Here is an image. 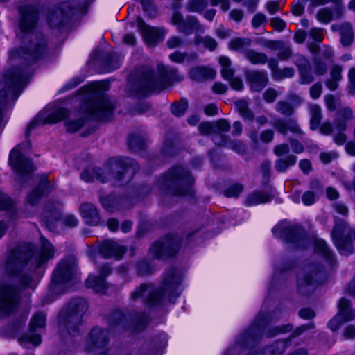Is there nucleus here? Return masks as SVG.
Listing matches in <instances>:
<instances>
[{"label":"nucleus","instance_id":"f257e3e1","mask_svg":"<svg viewBox=\"0 0 355 355\" xmlns=\"http://www.w3.org/2000/svg\"><path fill=\"white\" fill-rule=\"evenodd\" d=\"M55 248L44 236H40V249L34 253L31 244H22L12 250L3 263V270L23 286L33 288L35 282L30 271L25 268L28 262L35 268L42 266L55 254Z\"/></svg>","mask_w":355,"mask_h":355},{"label":"nucleus","instance_id":"f03ea898","mask_svg":"<svg viewBox=\"0 0 355 355\" xmlns=\"http://www.w3.org/2000/svg\"><path fill=\"white\" fill-rule=\"evenodd\" d=\"M19 28L21 32V45L19 49L12 50L10 55L12 59L24 60L31 64L43 57L46 52V40L43 34L33 31L37 21V10L33 6H24L19 8Z\"/></svg>","mask_w":355,"mask_h":355},{"label":"nucleus","instance_id":"7ed1b4c3","mask_svg":"<svg viewBox=\"0 0 355 355\" xmlns=\"http://www.w3.org/2000/svg\"><path fill=\"white\" fill-rule=\"evenodd\" d=\"M279 311L276 310L270 315L259 313L252 324L240 336L237 345L230 348L225 355L245 354L247 349H252L261 340L263 336L272 338L291 331L293 325L291 324L270 327L263 329L267 324L279 318L277 314Z\"/></svg>","mask_w":355,"mask_h":355},{"label":"nucleus","instance_id":"20e7f679","mask_svg":"<svg viewBox=\"0 0 355 355\" xmlns=\"http://www.w3.org/2000/svg\"><path fill=\"white\" fill-rule=\"evenodd\" d=\"M181 280L178 270L171 268L164 273L159 288H155L151 284H141L131 293L130 299L136 301L141 298L149 306L160 304L165 299L174 302L182 291Z\"/></svg>","mask_w":355,"mask_h":355},{"label":"nucleus","instance_id":"39448f33","mask_svg":"<svg viewBox=\"0 0 355 355\" xmlns=\"http://www.w3.org/2000/svg\"><path fill=\"white\" fill-rule=\"evenodd\" d=\"M183 76L176 69L162 64L157 69L144 67L138 69L132 80V89L138 94H148L159 92L171 85L173 81H181Z\"/></svg>","mask_w":355,"mask_h":355},{"label":"nucleus","instance_id":"423d86ee","mask_svg":"<svg viewBox=\"0 0 355 355\" xmlns=\"http://www.w3.org/2000/svg\"><path fill=\"white\" fill-rule=\"evenodd\" d=\"M138 164L130 157H118L112 160L103 170L98 168L83 170L80 174L83 180L87 182L94 180L105 183L113 180L116 186L128 183L139 170Z\"/></svg>","mask_w":355,"mask_h":355},{"label":"nucleus","instance_id":"0eeeda50","mask_svg":"<svg viewBox=\"0 0 355 355\" xmlns=\"http://www.w3.org/2000/svg\"><path fill=\"white\" fill-rule=\"evenodd\" d=\"M194 179L190 173L181 166L172 168L159 180L161 189L167 193L178 196H190L193 193Z\"/></svg>","mask_w":355,"mask_h":355},{"label":"nucleus","instance_id":"6e6552de","mask_svg":"<svg viewBox=\"0 0 355 355\" xmlns=\"http://www.w3.org/2000/svg\"><path fill=\"white\" fill-rule=\"evenodd\" d=\"M88 310L87 301L80 297L73 298L69 302L62 310L61 324L71 336H77L80 332L83 324V316Z\"/></svg>","mask_w":355,"mask_h":355},{"label":"nucleus","instance_id":"1a4fd4ad","mask_svg":"<svg viewBox=\"0 0 355 355\" xmlns=\"http://www.w3.org/2000/svg\"><path fill=\"white\" fill-rule=\"evenodd\" d=\"M94 0H85L79 3L65 1L51 10L48 16V23L52 28H60L67 24L76 14L83 15Z\"/></svg>","mask_w":355,"mask_h":355},{"label":"nucleus","instance_id":"9d476101","mask_svg":"<svg viewBox=\"0 0 355 355\" xmlns=\"http://www.w3.org/2000/svg\"><path fill=\"white\" fill-rule=\"evenodd\" d=\"M76 272L77 263L73 258L67 257L61 260L53 272L49 289L53 293L62 292L64 286L75 278Z\"/></svg>","mask_w":355,"mask_h":355},{"label":"nucleus","instance_id":"9b49d317","mask_svg":"<svg viewBox=\"0 0 355 355\" xmlns=\"http://www.w3.org/2000/svg\"><path fill=\"white\" fill-rule=\"evenodd\" d=\"M322 268L315 263L306 264L297 277V290L302 295H309L314 292L320 284L322 276Z\"/></svg>","mask_w":355,"mask_h":355},{"label":"nucleus","instance_id":"f8f14e48","mask_svg":"<svg viewBox=\"0 0 355 355\" xmlns=\"http://www.w3.org/2000/svg\"><path fill=\"white\" fill-rule=\"evenodd\" d=\"M331 236L341 254L349 255L353 252L352 239H355V229H351L346 221L335 217Z\"/></svg>","mask_w":355,"mask_h":355},{"label":"nucleus","instance_id":"ddd939ff","mask_svg":"<svg viewBox=\"0 0 355 355\" xmlns=\"http://www.w3.org/2000/svg\"><path fill=\"white\" fill-rule=\"evenodd\" d=\"M272 232L275 237L291 243L296 248H305L309 242L304 230L300 226L288 221H282L277 224Z\"/></svg>","mask_w":355,"mask_h":355},{"label":"nucleus","instance_id":"4468645a","mask_svg":"<svg viewBox=\"0 0 355 355\" xmlns=\"http://www.w3.org/2000/svg\"><path fill=\"white\" fill-rule=\"evenodd\" d=\"M180 247V239L176 234H168L153 243L149 253L155 259H166L177 254Z\"/></svg>","mask_w":355,"mask_h":355},{"label":"nucleus","instance_id":"2eb2a0df","mask_svg":"<svg viewBox=\"0 0 355 355\" xmlns=\"http://www.w3.org/2000/svg\"><path fill=\"white\" fill-rule=\"evenodd\" d=\"M114 107L110 98L105 94L99 92L96 99L88 105L86 112L90 119L107 121L112 116Z\"/></svg>","mask_w":355,"mask_h":355},{"label":"nucleus","instance_id":"dca6fc26","mask_svg":"<svg viewBox=\"0 0 355 355\" xmlns=\"http://www.w3.org/2000/svg\"><path fill=\"white\" fill-rule=\"evenodd\" d=\"M30 147L31 143L27 141L24 144L17 145L10 153L9 164L21 176L30 175L34 169L31 160L24 157L21 152L22 150L28 149Z\"/></svg>","mask_w":355,"mask_h":355},{"label":"nucleus","instance_id":"f3484780","mask_svg":"<svg viewBox=\"0 0 355 355\" xmlns=\"http://www.w3.org/2000/svg\"><path fill=\"white\" fill-rule=\"evenodd\" d=\"M46 318V314L42 311L37 312L33 315L30 321L28 332L24 334L19 339L21 345H32L37 347L41 343V336L36 331L45 328Z\"/></svg>","mask_w":355,"mask_h":355},{"label":"nucleus","instance_id":"a211bd4d","mask_svg":"<svg viewBox=\"0 0 355 355\" xmlns=\"http://www.w3.org/2000/svg\"><path fill=\"white\" fill-rule=\"evenodd\" d=\"M19 302L17 288L9 284L0 286V315H8L17 308Z\"/></svg>","mask_w":355,"mask_h":355},{"label":"nucleus","instance_id":"6ab92c4d","mask_svg":"<svg viewBox=\"0 0 355 355\" xmlns=\"http://www.w3.org/2000/svg\"><path fill=\"white\" fill-rule=\"evenodd\" d=\"M338 313L329 322L328 326L336 331L344 322L355 319V309L351 307L350 300L342 297L338 302Z\"/></svg>","mask_w":355,"mask_h":355},{"label":"nucleus","instance_id":"aec40b11","mask_svg":"<svg viewBox=\"0 0 355 355\" xmlns=\"http://www.w3.org/2000/svg\"><path fill=\"white\" fill-rule=\"evenodd\" d=\"M137 24L144 42L148 46H156L166 34L164 28L150 26L141 17H137Z\"/></svg>","mask_w":355,"mask_h":355},{"label":"nucleus","instance_id":"412c9836","mask_svg":"<svg viewBox=\"0 0 355 355\" xmlns=\"http://www.w3.org/2000/svg\"><path fill=\"white\" fill-rule=\"evenodd\" d=\"M290 148L286 144L277 145L274 148V153L279 158L275 161V168L279 172H285L290 166H294L297 162V157L294 155H288Z\"/></svg>","mask_w":355,"mask_h":355},{"label":"nucleus","instance_id":"4be33fe9","mask_svg":"<svg viewBox=\"0 0 355 355\" xmlns=\"http://www.w3.org/2000/svg\"><path fill=\"white\" fill-rule=\"evenodd\" d=\"M44 219L51 230L55 229V223L58 220H60L62 225L69 227H74L78 223V219L73 215L69 214L61 217L59 209L55 208H49L44 214Z\"/></svg>","mask_w":355,"mask_h":355},{"label":"nucleus","instance_id":"5701e85b","mask_svg":"<svg viewBox=\"0 0 355 355\" xmlns=\"http://www.w3.org/2000/svg\"><path fill=\"white\" fill-rule=\"evenodd\" d=\"M127 249L113 240L104 241L99 247L100 254L105 259H121Z\"/></svg>","mask_w":355,"mask_h":355},{"label":"nucleus","instance_id":"b1692460","mask_svg":"<svg viewBox=\"0 0 355 355\" xmlns=\"http://www.w3.org/2000/svg\"><path fill=\"white\" fill-rule=\"evenodd\" d=\"M53 189V187L50 185L47 180V175L42 174L40 176L38 185L27 196L26 202L32 206L37 205L41 197L46 193H49Z\"/></svg>","mask_w":355,"mask_h":355},{"label":"nucleus","instance_id":"393cba45","mask_svg":"<svg viewBox=\"0 0 355 355\" xmlns=\"http://www.w3.org/2000/svg\"><path fill=\"white\" fill-rule=\"evenodd\" d=\"M245 77L251 89L254 92L261 91L268 82L267 73L264 71L248 70L245 72Z\"/></svg>","mask_w":355,"mask_h":355},{"label":"nucleus","instance_id":"a878e982","mask_svg":"<svg viewBox=\"0 0 355 355\" xmlns=\"http://www.w3.org/2000/svg\"><path fill=\"white\" fill-rule=\"evenodd\" d=\"M344 15V8L341 6L334 8L324 7L318 10L316 13L317 20L323 24H328L334 19H340Z\"/></svg>","mask_w":355,"mask_h":355},{"label":"nucleus","instance_id":"bb28decb","mask_svg":"<svg viewBox=\"0 0 355 355\" xmlns=\"http://www.w3.org/2000/svg\"><path fill=\"white\" fill-rule=\"evenodd\" d=\"M68 115V112L66 109L59 108L55 110V111L50 113L46 116H42V115L39 116V119H35L33 120L27 127V134L35 126L40 123V121H42V123H56L64 118Z\"/></svg>","mask_w":355,"mask_h":355},{"label":"nucleus","instance_id":"cd10ccee","mask_svg":"<svg viewBox=\"0 0 355 355\" xmlns=\"http://www.w3.org/2000/svg\"><path fill=\"white\" fill-rule=\"evenodd\" d=\"M80 212L87 224L97 225L100 223L101 217L98 211L93 204L82 203L80 206Z\"/></svg>","mask_w":355,"mask_h":355},{"label":"nucleus","instance_id":"c85d7f7f","mask_svg":"<svg viewBox=\"0 0 355 355\" xmlns=\"http://www.w3.org/2000/svg\"><path fill=\"white\" fill-rule=\"evenodd\" d=\"M273 127L283 135H286L288 131L298 135L304 134L297 121L292 119L287 120L278 119L274 121Z\"/></svg>","mask_w":355,"mask_h":355},{"label":"nucleus","instance_id":"c756f323","mask_svg":"<svg viewBox=\"0 0 355 355\" xmlns=\"http://www.w3.org/2000/svg\"><path fill=\"white\" fill-rule=\"evenodd\" d=\"M178 31L185 35H189L193 31L203 33L205 32V28L200 24L196 17L188 16L178 26Z\"/></svg>","mask_w":355,"mask_h":355},{"label":"nucleus","instance_id":"7c9ffc66","mask_svg":"<svg viewBox=\"0 0 355 355\" xmlns=\"http://www.w3.org/2000/svg\"><path fill=\"white\" fill-rule=\"evenodd\" d=\"M290 343V339L277 340L272 345L254 354L250 351L248 355H282ZM240 355H244L239 354Z\"/></svg>","mask_w":355,"mask_h":355},{"label":"nucleus","instance_id":"2f4dec72","mask_svg":"<svg viewBox=\"0 0 355 355\" xmlns=\"http://www.w3.org/2000/svg\"><path fill=\"white\" fill-rule=\"evenodd\" d=\"M216 71L205 66H197L191 68L189 72V77L196 82H202L208 79H213Z\"/></svg>","mask_w":355,"mask_h":355},{"label":"nucleus","instance_id":"473e14b6","mask_svg":"<svg viewBox=\"0 0 355 355\" xmlns=\"http://www.w3.org/2000/svg\"><path fill=\"white\" fill-rule=\"evenodd\" d=\"M85 286L96 293H104L107 289L108 284L103 277L90 275L85 280Z\"/></svg>","mask_w":355,"mask_h":355},{"label":"nucleus","instance_id":"72a5a7b5","mask_svg":"<svg viewBox=\"0 0 355 355\" xmlns=\"http://www.w3.org/2000/svg\"><path fill=\"white\" fill-rule=\"evenodd\" d=\"M315 251L321 254L330 266L336 262L334 255L323 239H317L315 241Z\"/></svg>","mask_w":355,"mask_h":355},{"label":"nucleus","instance_id":"f704fd0d","mask_svg":"<svg viewBox=\"0 0 355 355\" xmlns=\"http://www.w3.org/2000/svg\"><path fill=\"white\" fill-rule=\"evenodd\" d=\"M340 116L343 119H337L334 121L335 128L338 131H345L347 129L346 121H352L354 119L353 112L351 108L345 107L338 111Z\"/></svg>","mask_w":355,"mask_h":355},{"label":"nucleus","instance_id":"c9c22d12","mask_svg":"<svg viewBox=\"0 0 355 355\" xmlns=\"http://www.w3.org/2000/svg\"><path fill=\"white\" fill-rule=\"evenodd\" d=\"M252 44V40L249 37H234L230 40L228 43L230 49L239 51L245 55V52L248 51V48Z\"/></svg>","mask_w":355,"mask_h":355},{"label":"nucleus","instance_id":"e433bc0d","mask_svg":"<svg viewBox=\"0 0 355 355\" xmlns=\"http://www.w3.org/2000/svg\"><path fill=\"white\" fill-rule=\"evenodd\" d=\"M272 196L268 193L255 191L248 195L245 199V204L248 206H254L261 203H266L270 201Z\"/></svg>","mask_w":355,"mask_h":355},{"label":"nucleus","instance_id":"4c0bfd02","mask_svg":"<svg viewBox=\"0 0 355 355\" xmlns=\"http://www.w3.org/2000/svg\"><path fill=\"white\" fill-rule=\"evenodd\" d=\"M102 206L109 211L119 210L121 204V199L114 195H110L100 198Z\"/></svg>","mask_w":355,"mask_h":355},{"label":"nucleus","instance_id":"58836bf2","mask_svg":"<svg viewBox=\"0 0 355 355\" xmlns=\"http://www.w3.org/2000/svg\"><path fill=\"white\" fill-rule=\"evenodd\" d=\"M354 32L353 26L348 22L340 33V42L343 47H349L354 42Z\"/></svg>","mask_w":355,"mask_h":355},{"label":"nucleus","instance_id":"ea45409f","mask_svg":"<svg viewBox=\"0 0 355 355\" xmlns=\"http://www.w3.org/2000/svg\"><path fill=\"white\" fill-rule=\"evenodd\" d=\"M309 112L311 114L310 128L315 130L321 123L322 117V109L318 105L313 104L309 106Z\"/></svg>","mask_w":355,"mask_h":355},{"label":"nucleus","instance_id":"a19ab883","mask_svg":"<svg viewBox=\"0 0 355 355\" xmlns=\"http://www.w3.org/2000/svg\"><path fill=\"white\" fill-rule=\"evenodd\" d=\"M245 58L252 64H264L268 61V56L263 52L249 49L245 52Z\"/></svg>","mask_w":355,"mask_h":355},{"label":"nucleus","instance_id":"79ce46f5","mask_svg":"<svg viewBox=\"0 0 355 355\" xmlns=\"http://www.w3.org/2000/svg\"><path fill=\"white\" fill-rule=\"evenodd\" d=\"M128 146L132 151H139L145 148L146 146V139L144 136L139 135H132L128 139Z\"/></svg>","mask_w":355,"mask_h":355},{"label":"nucleus","instance_id":"37998d69","mask_svg":"<svg viewBox=\"0 0 355 355\" xmlns=\"http://www.w3.org/2000/svg\"><path fill=\"white\" fill-rule=\"evenodd\" d=\"M193 43L196 46L202 44L205 48L208 49L209 51H214L218 46L216 40L209 35L203 37L196 35Z\"/></svg>","mask_w":355,"mask_h":355},{"label":"nucleus","instance_id":"c03bdc74","mask_svg":"<svg viewBox=\"0 0 355 355\" xmlns=\"http://www.w3.org/2000/svg\"><path fill=\"white\" fill-rule=\"evenodd\" d=\"M220 64L222 67L221 74L224 79L231 80L233 78L234 71L230 67L231 61L229 58L222 56L219 59Z\"/></svg>","mask_w":355,"mask_h":355},{"label":"nucleus","instance_id":"a18cd8bd","mask_svg":"<svg viewBox=\"0 0 355 355\" xmlns=\"http://www.w3.org/2000/svg\"><path fill=\"white\" fill-rule=\"evenodd\" d=\"M209 0H188L186 9L190 12H202L208 6Z\"/></svg>","mask_w":355,"mask_h":355},{"label":"nucleus","instance_id":"49530a36","mask_svg":"<svg viewBox=\"0 0 355 355\" xmlns=\"http://www.w3.org/2000/svg\"><path fill=\"white\" fill-rule=\"evenodd\" d=\"M298 82L300 85H309L315 80L314 73L312 71L310 65L298 70Z\"/></svg>","mask_w":355,"mask_h":355},{"label":"nucleus","instance_id":"de8ad7c7","mask_svg":"<svg viewBox=\"0 0 355 355\" xmlns=\"http://www.w3.org/2000/svg\"><path fill=\"white\" fill-rule=\"evenodd\" d=\"M188 106L189 105L187 101L184 98H182L179 101L173 103L171 105L170 110L174 116L180 117L185 114L187 110L188 109Z\"/></svg>","mask_w":355,"mask_h":355},{"label":"nucleus","instance_id":"09e8293b","mask_svg":"<svg viewBox=\"0 0 355 355\" xmlns=\"http://www.w3.org/2000/svg\"><path fill=\"white\" fill-rule=\"evenodd\" d=\"M110 324L112 327L125 328L128 324V318L121 311H116L110 316Z\"/></svg>","mask_w":355,"mask_h":355},{"label":"nucleus","instance_id":"8fccbe9b","mask_svg":"<svg viewBox=\"0 0 355 355\" xmlns=\"http://www.w3.org/2000/svg\"><path fill=\"white\" fill-rule=\"evenodd\" d=\"M275 110L283 116H291L294 113L295 107L287 101H279L276 103Z\"/></svg>","mask_w":355,"mask_h":355},{"label":"nucleus","instance_id":"3c124183","mask_svg":"<svg viewBox=\"0 0 355 355\" xmlns=\"http://www.w3.org/2000/svg\"><path fill=\"white\" fill-rule=\"evenodd\" d=\"M313 73L315 76H321L324 75L328 69L327 63L321 58L313 59Z\"/></svg>","mask_w":355,"mask_h":355},{"label":"nucleus","instance_id":"603ef678","mask_svg":"<svg viewBox=\"0 0 355 355\" xmlns=\"http://www.w3.org/2000/svg\"><path fill=\"white\" fill-rule=\"evenodd\" d=\"M85 119L80 118L76 120H69L64 123L66 130L69 132H75L80 130L85 123Z\"/></svg>","mask_w":355,"mask_h":355},{"label":"nucleus","instance_id":"864d4df0","mask_svg":"<svg viewBox=\"0 0 355 355\" xmlns=\"http://www.w3.org/2000/svg\"><path fill=\"white\" fill-rule=\"evenodd\" d=\"M293 49L291 45L286 44L284 42L283 44V48L279 50V53H277V58L279 60L285 61L288 60L291 58H293Z\"/></svg>","mask_w":355,"mask_h":355},{"label":"nucleus","instance_id":"5fc2aeb1","mask_svg":"<svg viewBox=\"0 0 355 355\" xmlns=\"http://www.w3.org/2000/svg\"><path fill=\"white\" fill-rule=\"evenodd\" d=\"M230 137L222 134L220 132L215 131L211 135V140L213 142L220 146H227L230 140Z\"/></svg>","mask_w":355,"mask_h":355},{"label":"nucleus","instance_id":"6e6d98bb","mask_svg":"<svg viewBox=\"0 0 355 355\" xmlns=\"http://www.w3.org/2000/svg\"><path fill=\"white\" fill-rule=\"evenodd\" d=\"M293 62L297 67V70L303 69L310 65V61L308 58L302 54H295L293 58Z\"/></svg>","mask_w":355,"mask_h":355},{"label":"nucleus","instance_id":"4d7b16f0","mask_svg":"<svg viewBox=\"0 0 355 355\" xmlns=\"http://www.w3.org/2000/svg\"><path fill=\"white\" fill-rule=\"evenodd\" d=\"M243 187L241 184H235L230 186L225 191H224V194L226 197L228 198H236L239 196V194L242 192Z\"/></svg>","mask_w":355,"mask_h":355},{"label":"nucleus","instance_id":"13d9d810","mask_svg":"<svg viewBox=\"0 0 355 355\" xmlns=\"http://www.w3.org/2000/svg\"><path fill=\"white\" fill-rule=\"evenodd\" d=\"M227 146L239 154L244 153L246 150L245 144L239 140H231L230 139Z\"/></svg>","mask_w":355,"mask_h":355},{"label":"nucleus","instance_id":"bf43d9fd","mask_svg":"<svg viewBox=\"0 0 355 355\" xmlns=\"http://www.w3.org/2000/svg\"><path fill=\"white\" fill-rule=\"evenodd\" d=\"M320 56L319 58H321V59L323 60L327 61H332L334 56V52L330 46L328 45H323L321 50H320Z\"/></svg>","mask_w":355,"mask_h":355},{"label":"nucleus","instance_id":"052dcab7","mask_svg":"<svg viewBox=\"0 0 355 355\" xmlns=\"http://www.w3.org/2000/svg\"><path fill=\"white\" fill-rule=\"evenodd\" d=\"M137 272L140 276H144L151 272V267L146 261H139L136 266Z\"/></svg>","mask_w":355,"mask_h":355},{"label":"nucleus","instance_id":"680f3d73","mask_svg":"<svg viewBox=\"0 0 355 355\" xmlns=\"http://www.w3.org/2000/svg\"><path fill=\"white\" fill-rule=\"evenodd\" d=\"M184 44L183 40L177 35L170 37L166 42V46L171 49L180 47Z\"/></svg>","mask_w":355,"mask_h":355},{"label":"nucleus","instance_id":"e2e57ef3","mask_svg":"<svg viewBox=\"0 0 355 355\" xmlns=\"http://www.w3.org/2000/svg\"><path fill=\"white\" fill-rule=\"evenodd\" d=\"M295 69L293 67H284L279 70L278 75L276 76L275 80H280L286 78H292L295 75Z\"/></svg>","mask_w":355,"mask_h":355},{"label":"nucleus","instance_id":"0e129e2a","mask_svg":"<svg viewBox=\"0 0 355 355\" xmlns=\"http://www.w3.org/2000/svg\"><path fill=\"white\" fill-rule=\"evenodd\" d=\"M309 36L315 41L318 43L322 42L324 37L323 33V29L320 28H312L309 31Z\"/></svg>","mask_w":355,"mask_h":355},{"label":"nucleus","instance_id":"69168bd1","mask_svg":"<svg viewBox=\"0 0 355 355\" xmlns=\"http://www.w3.org/2000/svg\"><path fill=\"white\" fill-rule=\"evenodd\" d=\"M324 98L327 107L330 111L335 110L339 105V99H336L332 94H327Z\"/></svg>","mask_w":355,"mask_h":355},{"label":"nucleus","instance_id":"338daca9","mask_svg":"<svg viewBox=\"0 0 355 355\" xmlns=\"http://www.w3.org/2000/svg\"><path fill=\"white\" fill-rule=\"evenodd\" d=\"M317 198L318 196L313 191H308L304 192L302 195V200L305 205L309 206L313 205Z\"/></svg>","mask_w":355,"mask_h":355},{"label":"nucleus","instance_id":"774afa93","mask_svg":"<svg viewBox=\"0 0 355 355\" xmlns=\"http://www.w3.org/2000/svg\"><path fill=\"white\" fill-rule=\"evenodd\" d=\"M322 92V85L320 82L313 84L309 89V94L313 99H318Z\"/></svg>","mask_w":355,"mask_h":355}]
</instances>
